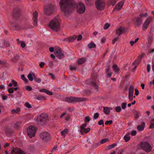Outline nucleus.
Listing matches in <instances>:
<instances>
[{
    "instance_id": "3c124183",
    "label": "nucleus",
    "mask_w": 154,
    "mask_h": 154,
    "mask_svg": "<svg viewBox=\"0 0 154 154\" xmlns=\"http://www.w3.org/2000/svg\"><path fill=\"white\" fill-rule=\"evenodd\" d=\"M99 116V114L98 113H95L94 115V120H95L97 119Z\"/></svg>"
},
{
    "instance_id": "680f3d73",
    "label": "nucleus",
    "mask_w": 154,
    "mask_h": 154,
    "mask_svg": "<svg viewBox=\"0 0 154 154\" xmlns=\"http://www.w3.org/2000/svg\"><path fill=\"white\" fill-rule=\"evenodd\" d=\"M21 47L22 48H24L25 46V42L23 41H22L21 43L20 44Z\"/></svg>"
},
{
    "instance_id": "f03ea898",
    "label": "nucleus",
    "mask_w": 154,
    "mask_h": 154,
    "mask_svg": "<svg viewBox=\"0 0 154 154\" xmlns=\"http://www.w3.org/2000/svg\"><path fill=\"white\" fill-rule=\"evenodd\" d=\"M60 20L59 17H56L51 21L49 24V28L56 32H58L60 30Z\"/></svg>"
},
{
    "instance_id": "79ce46f5",
    "label": "nucleus",
    "mask_w": 154,
    "mask_h": 154,
    "mask_svg": "<svg viewBox=\"0 0 154 154\" xmlns=\"http://www.w3.org/2000/svg\"><path fill=\"white\" fill-rule=\"evenodd\" d=\"M106 73H107L110 71V64L109 63L108 65H106Z\"/></svg>"
},
{
    "instance_id": "7ed1b4c3",
    "label": "nucleus",
    "mask_w": 154,
    "mask_h": 154,
    "mask_svg": "<svg viewBox=\"0 0 154 154\" xmlns=\"http://www.w3.org/2000/svg\"><path fill=\"white\" fill-rule=\"evenodd\" d=\"M90 120V117L89 116H86L85 118V123L82 125L80 126V133L82 135H84V133L85 134L87 133L90 131V128H85L87 126V123L89 122Z\"/></svg>"
},
{
    "instance_id": "8fccbe9b",
    "label": "nucleus",
    "mask_w": 154,
    "mask_h": 154,
    "mask_svg": "<svg viewBox=\"0 0 154 154\" xmlns=\"http://www.w3.org/2000/svg\"><path fill=\"white\" fill-rule=\"evenodd\" d=\"M12 84L13 85L14 87H17L18 86V84L17 82L14 80H12Z\"/></svg>"
},
{
    "instance_id": "cd10ccee",
    "label": "nucleus",
    "mask_w": 154,
    "mask_h": 154,
    "mask_svg": "<svg viewBox=\"0 0 154 154\" xmlns=\"http://www.w3.org/2000/svg\"><path fill=\"white\" fill-rule=\"evenodd\" d=\"M134 88L133 86H131L129 89L128 95H133Z\"/></svg>"
},
{
    "instance_id": "6e6d98bb",
    "label": "nucleus",
    "mask_w": 154,
    "mask_h": 154,
    "mask_svg": "<svg viewBox=\"0 0 154 154\" xmlns=\"http://www.w3.org/2000/svg\"><path fill=\"white\" fill-rule=\"evenodd\" d=\"M25 106L26 107L29 108H30L32 107L31 105L28 102H26L25 103Z\"/></svg>"
},
{
    "instance_id": "9b49d317",
    "label": "nucleus",
    "mask_w": 154,
    "mask_h": 154,
    "mask_svg": "<svg viewBox=\"0 0 154 154\" xmlns=\"http://www.w3.org/2000/svg\"><path fill=\"white\" fill-rule=\"evenodd\" d=\"M40 136L42 140L45 142L51 139L50 134L46 132H42Z\"/></svg>"
},
{
    "instance_id": "338daca9",
    "label": "nucleus",
    "mask_w": 154,
    "mask_h": 154,
    "mask_svg": "<svg viewBox=\"0 0 154 154\" xmlns=\"http://www.w3.org/2000/svg\"><path fill=\"white\" fill-rule=\"evenodd\" d=\"M147 69L148 72H149L150 71V66L149 64L147 65Z\"/></svg>"
},
{
    "instance_id": "774afa93",
    "label": "nucleus",
    "mask_w": 154,
    "mask_h": 154,
    "mask_svg": "<svg viewBox=\"0 0 154 154\" xmlns=\"http://www.w3.org/2000/svg\"><path fill=\"white\" fill-rule=\"evenodd\" d=\"M19 154H26V153L20 149Z\"/></svg>"
},
{
    "instance_id": "a19ab883",
    "label": "nucleus",
    "mask_w": 154,
    "mask_h": 154,
    "mask_svg": "<svg viewBox=\"0 0 154 154\" xmlns=\"http://www.w3.org/2000/svg\"><path fill=\"white\" fill-rule=\"evenodd\" d=\"M119 38V36H118L117 37H114V39L112 41V44L114 45L116 42H117Z\"/></svg>"
},
{
    "instance_id": "412c9836",
    "label": "nucleus",
    "mask_w": 154,
    "mask_h": 154,
    "mask_svg": "<svg viewBox=\"0 0 154 154\" xmlns=\"http://www.w3.org/2000/svg\"><path fill=\"white\" fill-rule=\"evenodd\" d=\"M134 19L136 23V25L138 26H139L142 23V20L140 18L137 17H135Z\"/></svg>"
},
{
    "instance_id": "2eb2a0df",
    "label": "nucleus",
    "mask_w": 154,
    "mask_h": 154,
    "mask_svg": "<svg viewBox=\"0 0 154 154\" xmlns=\"http://www.w3.org/2000/svg\"><path fill=\"white\" fill-rule=\"evenodd\" d=\"M11 28L12 29L17 30L21 29V27L17 23H11L10 24Z\"/></svg>"
},
{
    "instance_id": "423d86ee",
    "label": "nucleus",
    "mask_w": 154,
    "mask_h": 154,
    "mask_svg": "<svg viewBox=\"0 0 154 154\" xmlns=\"http://www.w3.org/2000/svg\"><path fill=\"white\" fill-rule=\"evenodd\" d=\"M65 100L67 102L74 103L85 101L86 100V99L84 97H66Z\"/></svg>"
},
{
    "instance_id": "6ab92c4d",
    "label": "nucleus",
    "mask_w": 154,
    "mask_h": 154,
    "mask_svg": "<svg viewBox=\"0 0 154 154\" xmlns=\"http://www.w3.org/2000/svg\"><path fill=\"white\" fill-rule=\"evenodd\" d=\"M124 4V2H121L119 3L114 8L113 11H119L122 8Z\"/></svg>"
},
{
    "instance_id": "aec40b11",
    "label": "nucleus",
    "mask_w": 154,
    "mask_h": 154,
    "mask_svg": "<svg viewBox=\"0 0 154 154\" xmlns=\"http://www.w3.org/2000/svg\"><path fill=\"white\" fill-rule=\"evenodd\" d=\"M145 126V123L144 122H142L140 125L137 127V129L139 131H143Z\"/></svg>"
},
{
    "instance_id": "393cba45",
    "label": "nucleus",
    "mask_w": 154,
    "mask_h": 154,
    "mask_svg": "<svg viewBox=\"0 0 154 154\" xmlns=\"http://www.w3.org/2000/svg\"><path fill=\"white\" fill-rule=\"evenodd\" d=\"M112 109V108L111 107H104L103 111L105 114L109 115L110 112V110Z\"/></svg>"
},
{
    "instance_id": "f704fd0d",
    "label": "nucleus",
    "mask_w": 154,
    "mask_h": 154,
    "mask_svg": "<svg viewBox=\"0 0 154 154\" xmlns=\"http://www.w3.org/2000/svg\"><path fill=\"white\" fill-rule=\"evenodd\" d=\"M21 123V122H19L16 123L14 125V127L16 129H18L20 128V124Z\"/></svg>"
},
{
    "instance_id": "7c9ffc66",
    "label": "nucleus",
    "mask_w": 154,
    "mask_h": 154,
    "mask_svg": "<svg viewBox=\"0 0 154 154\" xmlns=\"http://www.w3.org/2000/svg\"><path fill=\"white\" fill-rule=\"evenodd\" d=\"M20 110V108L19 107H17L16 109H13L11 111V113L12 114L17 113L18 112H19Z\"/></svg>"
},
{
    "instance_id": "5fc2aeb1",
    "label": "nucleus",
    "mask_w": 154,
    "mask_h": 154,
    "mask_svg": "<svg viewBox=\"0 0 154 154\" xmlns=\"http://www.w3.org/2000/svg\"><path fill=\"white\" fill-rule=\"evenodd\" d=\"M112 122H113L112 120L106 121L105 122V124L106 125H107L109 124L111 125L112 123Z\"/></svg>"
},
{
    "instance_id": "4468645a",
    "label": "nucleus",
    "mask_w": 154,
    "mask_h": 154,
    "mask_svg": "<svg viewBox=\"0 0 154 154\" xmlns=\"http://www.w3.org/2000/svg\"><path fill=\"white\" fill-rule=\"evenodd\" d=\"M48 118V116L45 113H42L39 117H38L37 121L40 122H42L43 121H46Z\"/></svg>"
},
{
    "instance_id": "4be33fe9",
    "label": "nucleus",
    "mask_w": 154,
    "mask_h": 154,
    "mask_svg": "<svg viewBox=\"0 0 154 154\" xmlns=\"http://www.w3.org/2000/svg\"><path fill=\"white\" fill-rule=\"evenodd\" d=\"M20 148H12L11 152V154H19Z\"/></svg>"
},
{
    "instance_id": "a18cd8bd",
    "label": "nucleus",
    "mask_w": 154,
    "mask_h": 154,
    "mask_svg": "<svg viewBox=\"0 0 154 154\" xmlns=\"http://www.w3.org/2000/svg\"><path fill=\"white\" fill-rule=\"evenodd\" d=\"M36 98L38 100H44L45 99V97L43 96H40L37 97Z\"/></svg>"
},
{
    "instance_id": "c03bdc74",
    "label": "nucleus",
    "mask_w": 154,
    "mask_h": 154,
    "mask_svg": "<svg viewBox=\"0 0 154 154\" xmlns=\"http://www.w3.org/2000/svg\"><path fill=\"white\" fill-rule=\"evenodd\" d=\"M110 26V24H109L108 23H106L105 24L104 27H103L104 29L106 30Z\"/></svg>"
},
{
    "instance_id": "0eeeda50",
    "label": "nucleus",
    "mask_w": 154,
    "mask_h": 154,
    "mask_svg": "<svg viewBox=\"0 0 154 154\" xmlns=\"http://www.w3.org/2000/svg\"><path fill=\"white\" fill-rule=\"evenodd\" d=\"M37 130V128L34 126L29 127L27 129V135L29 137L32 138V137H34Z\"/></svg>"
},
{
    "instance_id": "f8f14e48",
    "label": "nucleus",
    "mask_w": 154,
    "mask_h": 154,
    "mask_svg": "<svg viewBox=\"0 0 154 154\" xmlns=\"http://www.w3.org/2000/svg\"><path fill=\"white\" fill-rule=\"evenodd\" d=\"M152 20V18L148 17L145 21L143 25L142 29L143 31L146 30L149 24Z\"/></svg>"
},
{
    "instance_id": "c756f323",
    "label": "nucleus",
    "mask_w": 154,
    "mask_h": 154,
    "mask_svg": "<svg viewBox=\"0 0 154 154\" xmlns=\"http://www.w3.org/2000/svg\"><path fill=\"white\" fill-rule=\"evenodd\" d=\"M68 130L67 129H65L61 132L62 135L64 137H65L66 135L68 134Z\"/></svg>"
},
{
    "instance_id": "dca6fc26",
    "label": "nucleus",
    "mask_w": 154,
    "mask_h": 154,
    "mask_svg": "<svg viewBox=\"0 0 154 154\" xmlns=\"http://www.w3.org/2000/svg\"><path fill=\"white\" fill-rule=\"evenodd\" d=\"M87 84H91V86L93 87L94 89L97 92H98L99 91V85L97 84L95 82L93 81L91 82V83H87Z\"/></svg>"
},
{
    "instance_id": "bb28decb",
    "label": "nucleus",
    "mask_w": 154,
    "mask_h": 154,
    "mask_svg": "<svg viewBox=\"0 0 154 154\" xmlns=\"http://www.w3.org/2000/svg\"><path fill=\"white\" fill-rule=\"evenodd\" d=\"M88 47L89 49L95 48H96V45L93 42H91L88 45Z\"/></svg>"
},
{
    "instance_id": "bf43d9fd",
    "label": "nucleus",
    "mask_w": 154,
    "mask_h": 154,
    "mask_svg": "<svg viewBox=\"0 0 154 154\" xmlns=\"http://www.w3.org/2000/svg\"><path fill=\"white\" fill-rule=\"evenodd\" d=\"M136 134L137 131L135 130H133L131 132V134L132 136H135Z\"/></svg>"
},
{
    "instance_id": "2f4dec72",
    "label": "nucleus",
    "mask_w": 154,
    "mask_h": 154,
    "mask_svg": "<svg viewBox=\"0 0 154 154\" xmlns=\"http://www.w3.org/2000/svg\"><path fill=\"white\" fill-rule=\"evenodd\" d=\"M1 43H0V48H4V46H5L6 47H8L9 46L10 44L8 42H4V45L3 46H2L1 45Z\"/></svg>"
},
{
    "instance_id": "9d476101",
    "label": "nucleus",
    "mask_w": 154,
    "mask_h": 154,
    "mask_svg": "<svg viewBox=\"0 0 154 154\" xmlns=\"http://www.w3.org/2000/svg\"><path fill=\"white\" fill-rule=\"evenodd\" d=\"M54 54L59 59L64 57V54L61 49L58 47L55 48Z\"/></svg>"
},
{
    "instance_id": "e2e57ef3",
    "label": "nucleus",
    "mask_w": 154,
    "mask_h": 154,
    "mask_svg": "<svg viewBox=\"0 0 154 154\" xmlns=\"http://www.w3.org/2000/svg\"><path fill=\"white\" fill-rule=\"evenodd\" d=\"M71 71H72L73 70H76L77 68L75 67L72 66H70L69 67Z\"/></svg>"
},
{
    "instance_id": "37998d69",
    "label": "nucleus",
    "mask_w": 154,
    "mask_h": 154,
    "mask_svg": "<svg viewBox=\"0 0 154 154\" xmlns=\"http://www.w3.org/2000/svg\"><path fill=\"white\" fill-rule=\"evenodd\" d=\"M115 109L116 110V111L118 112H120L122 110V109L121 107L119 106H117L115 108Z\"/></svg>"
},
{
    "instance_id": "864d4df0",
    "label": "nucleus",
    "mask_w": 154,
    "mask_h": 154,
    "mask_svg": "<svg viewBox=\"0 0 154 154\" xmlns=\"http://www.w3.org/2000/svg\"><path fill=\"white\" fill-rule=\"evenodd\" d=\"M34 79L35 81H36L38 83H40L41 82V79H39V78H36L35 76V77H34Z\"/></svg>"
},
{
    "instance_id": "c85d7f7f",
    "label": "nucleus",
    "mask_w": 154,
    "mask_h": 154,
    "mask_svg": "<svg viewBox=\"0 0 154 154\" xmlns=\"http://www.w3.org/2000/svg\"><path fill=\"white\" fill-rule=\"evenodd\" d=\"M142 59L140 57L138 56L137 59L133 63L132 65H135L136 64H138L141 61Z\"/></svg>"
},
{
    "instance_id": "f3484780",
    "label": "nucleus",
    "mask_w": 154,
    "mask_h": 154,
    "mask_svg": "<svg viewBox=\"0 0 154 154\" xmlns=\"http://www.w3.org/2000/svg\"><path fill=\"white\" fill-rule=\"evenodd\" d=\"M33 28V26L30 24L29 23L27 22L25 23L24 24L22 25L21 29H32Z\"/></svg>"
},
{
    "instance_id": "ea45409f",
    "label": "nucleus",
    "mask_w": 154,
    "mask_h": 154,
    "mask_svg": "<svg viewBox=\"0 0 154 154\" xmlns=\"http://www.w3.org/2000/svg\"><path fill=\"white\" fill-rule=\"evenodd\" d=\"M108 2L112 6H114L116 3V0H108Z\"/></svg>"
},
{
    "instance_id": "4c0bfd02",
    "label": "nucleus",
    "mask_w": 154,
    "mask_h": 154,
    "mask_svg": "<svg viewBox=\"0 0 154 154\" xmlns=\"http://www.w3.org/2000/svg\"><path fill=\"white\" fill-rule=\"evenodd\" d=\"M117 145V143H114L112 145H109L107 147V149H110L112 148H113Z\"/></svg>"
},
{
    "instance_id": "6e6552de",
    "label": "nucleus",
    "mask_w": 154,
    "mask_h": 154,
    "mask_svg": "<svg viewBox=\"0 0 154 154\" xmlns=\"http://www.w3.org/2000/svg\"><path fill=\"white\" fill-rule=\"evenodd\" d=\"M95 5L97 9L99 11L103 10L105 7L104 0H96Z\"/></svg>"
},
{
    "instance_id": "de8ad7c7",
    "label": "nucleus",
    "mask_w": 154,
    "mask_h": 154,
    "mask_svg": "<svg viewBox=\"0 0 154 154\" xmlns=\"http://www.w3.org/2000/svg\"><path fill=\"white\" fill-rule=\"evenodd\" d=\"M98 124L100 125H103V127H104V122L103 120L101 119L98 122Z\"/></svg>"
},
{
    "instance_id": "58836bf2",
    "label": "nucleus",
    "mask_w": 154,
    "mask_h": 154,
    "mask_svg": "<svg viewBox=\"0 0 154 154\" xmlns=\"http://www.w3.org/2000/svg\"><path fill=\"white\" fill-rule=\"evenodd\" d=\"M21 79L24 81L25 83H27L28 82V80L25 77L24 75H22L21 76Z\"/></svg>"
},
{
    "instance_id": "09e8293b",
    "label": "nucleus",
    "mask_w": 154,
    "mask_h": 154,
    "mask_svg": "<svg viewBox=\"0 0 154 154\" xmlns=\"http://www.w3.org/2000/svg\"><path fill=\"white\" fill-rule=\"evenodd\" d=\"M127 103H122L121 104L122 107L123 109H125L126 107Z\"/></svg>"
},
{
    "instance_id": "ddd939ff",
    "label": "nucleus",
    "mask_w": 154,
    "mask_h": 154,
    "mask_svg": "<svg viewBox=\"0 0 154 154\" xmlns=\"http://www.w3.org/2000/svg\"><path fill=\"white\" fill-rule=\"evenodd\" d=\"M38 13L37 11H35L33 14V24L35 27H37V26Z\"/></svg>"
},
{
    "instance_id": "052dcab7",
    "label": "nucleus",
    "mask_w": 154,
    "mask_h": 154,
    "mask_svg": "<svg viewBox=\"0 0 154 154\" xmlns=\"http://www.w3.org/2000/svg\"><path fill=\"white\" fill-rule=\"evenodd\" d=\"M26 89L27 91H31L32 90V88L29 86H27L26 87Z\"/></svg>"
},
{
    "instance_id": "c9c22d12",
    "label": "nucleus",
    "mask_w": 154,
    "mask_h": 154,
    "mask_svg": "<svg viewBox=\"0 0 154 154\" xmlns=\"http://www.w3.org/2000/svg\"><path fill=\"white\" fill-rule=\"evenodd\" d=\"M133 112L135 118L136 119H137L139 117L138 112L136 110L133 109Z\"/></svg>"
},
{
    "instance_id": "13d9d810",
    "label": "nucleus",
    "mask_w": 154,
    "mask_h": 154,
    "mask_svg": "<svg viewBox=\"0 0 154 154\" xmlns=\"http://www.w3.org/2000/svg\"><path fill=\"white\" fill-rule=\"evenodd\" d=\"M45 93L49 95H53V93L48 90H46Z\"/></svg>"
},
{
    "instance_id": "69168bd1",
    "label": "nucleus",
    "mask_w": 154,
    "mask_h": 154,
    "mask_svg": "<svg viewBox=\"0 0 154 154\" xmlns=\"http://www.w3.org/2000/svg\"><path fill=\"white\" fill-rule=\"evenodd\" d=\"M49 75L51 76V78L52 79H55V77L54 74L52 73H49Z\"/></svg>"
},
{
    "instance_id": "a878e982",
    "label": "nucleus",
    "mask_w": 154,
    "mask_h": 154,
    "mask_svg": "<svg viewBox=\"0 0 154 154\" xmlns=\"http://www.w3.org/2000/svg\"><path fill=\"white\" fill-rule=\"evenodd\" d=\"M86 58L85 57L79 59L77 61V63L78 65L83 64L86 61Z\"/></svg>"
},
{
    "instance_id": "0e129e2a",
    "label": "nucleus",
    "mask_w": 154,
    "mask_h": 154,
    "mask_svg": "<svg viewBox=\"0 0 154 154\" xmlns=\"http://www.w3.org/2000/svg\"><path fill=\"white\" fill-rule=\"evenodd\" d=\"M77 37V40L78 41H80L81 40L82 38V35H79L78 36V37Z\"/></svg>"
},
{
    "instance_id": "20e7f679",
    "label": "nucleus",
    "mask_w": 154,
    "mask_h": 154,
    "mask_svg": "<svg viewBox=\"0 0 154 154\" xmlns=\"http://www.w3.org/2000/svg\"><path fill=\"white\" fill-rule=\"evenodd\" d=\"M44 12L47 15L52 14L54 11V6L51 4H49L45 6L44 9Z\"/></svg>"
},
{
    "instance_id": "72a5a7b5",
    "label": "nucleus",
    "mask_w": 154,
    "mask_h": 154,
    "mask_svg": "<svg viewBox=\"0 0 154 154\" xmlns=\"http://www.w3.org/2000/svg\"><path fill=\"white\" fill-rule=\"evenodd\" d=\"M112 68L114 70H115V71L116 72H119V67H118L117 65L116 64H114L112 66Z\"/></svg>"
},
{
    "instance_id": "49530a36",
    "label": "nucleus",
    "mask_w": 154,
    "mask_h": 154,
    "mask_svg": "<svg viewBox=\"0 0 154 154\" xmlns=\"http://www.w3.org/2000/svg\"><path fill=\"white\" fill-rule=\"evenodd\" d=\"M147 14L146 13L145 14H140L139 15V17L141 19V18L143 17H146L147 16Z\"/></svg>"
},
{
    "instance_id": "1a4fd4ad",
    "label": "nucleus",
    "mask_w": 154,
    "mask_h": 154,
    "mask_svg": "<svg viewBox=\"0 0 154 154\" xmlns=\"http://www.w3.org/2000/svg\"><path fill=\"white\" fill-rule=\"evenodd\" d=\"M22 14V11L19 8H16L14 9L12 15L15 18L18 19L20 17Z\"/></svg>"
},
{
    "instance_id": "5701e85b",
    "label": "nucleus",
    "mask_w": 154,
    "mask_h": 154,
    "mask_svg": "<svg viewBox=\"0 0 154 154\" xmlns=\"http://www.w3.org/2000/svg\"><path fill=\"white\" fill-rule=\"evenodd\" d=\"M123 31L122 27H120L119 28L117 29L116 30V34L118 36H119L122 33Z\"/></svg>"
},
{
    "instance_id": "f257e3e1",
    "label": "nucleus",
    "mask_w": 154,
    "mask_h": 154,
    "mask_svg": "<svg viewBox=\"0 0 154 154\" xmlns=\"http://www.w3.org/2000/svg\"><path fill=\"white\" fill-rule=\"evenodd\" d=\"M60 5L62 10L64 13L72 12L76 7L77 13L82 14L84 13L85 7L84 4L82 2H79L76 4L74 0H61Z\"/></svg>"
},
{
    "instance_id": "603ef678",
    "label": "nucleus",
    "mask_w": 154,
    "mask_h": 154,
    "mask_svg": "<svg viewBox=\"0 0 154 154\" xmlns=\"http://www.w3.org/2000/svg\"><path fill=\"white\" fill-rule=\"evenodd\" d=\"M109 140L108 139H104L101 140L100 142L101 144H103Z\"/></svg>"
},
{
    "instance_id": "4d7b16f0",
    "label": "nucleus",
    "mask_w": 154,
    "mask_h": 154,
    "mask_svg": "<svg viewBox=\"0 0 154 154\" xmlns=\"http://www.w3.org/2000/svg\"><path fill=\"white\" fill-rule=\"evenodd\" d=\"M8 92L10 93H12L14 92L13 88H9L8 90Z\"/></svg>"
},
{
    "instance_id": "a211bd4d",
    "label": "nucleus",
    "mask_w": 154,
    "mask_h": 154,
    "mask_svg": "<svg viewBox=\"0 0 154 154\" xmlns=\"http://www.w3.org/2000/svg\"><path fill=\"white\" fill-rule=\"evenodd\" d=\"M77 38V36L74 35L73 36H70L63 39V41L69 42H72L75 41Z\"/></svg>"
},
{
    "instance_id": "473e14b6",
    "label": "nucleus",
    "mask_w": 154,
    "mask_h": 154,
    "mask_svg": "<svg viewBox=\"0 0 154 154\" xmlns=\"http://www.w3.org/2000/svg\"><path fill=\"white\" fill-rule=\"evenodd\" d=\"M20 57V56L19 55H17L15 56L13 58V59L12 60V61L14 63L16 62L19 59V58Z\"/></svg>"
},
{
    "instance_id": "e433bc0d",
    "label": "nucleus",
    "mask_w": 154,
    "mask_h": 154,
    "mask_svg": "<svg viewBox=\"0 0 154 154\" xmlns=\"http://www.w3.org/2000/svg\"><path fill=\"white\" fill-rule=\"evenodd\" d=\"M130 134V133H128L127 135H126L124 137V139L125 140V142L128 141L130 139V137L129 136V135Z\"/></svg>"
},
{
    "instance_id": "b1692460",
    "label": "nucleus",
    "mask_w": 154,
    "mask_h": 154,
    "mask_svg": "<svg viewBox=\"0 0 154 154\" xmlns=\"http://www.w3.org/2000/svg\"><path fill=\"white\" fill-rule=\"evenodd\" d=\"M35 77V74L33 72L29 73L27 75V77L30 81H32L33 79H34V77Z\"/></svg>"
},
{
    "instance_id": "39448f33",
    "label": "nucleus",
    "mask_w": 154,
    "mask_h": 154,
    "mask_svg": "<svg viewBox=\"0 0 154 154\" xmlns=\"http://www.w3.org/2000/svg\"><path fill=\"white\" fill-rule=\"evenodd\" d=\"M140 148L147 152H149L152 150V148L149 143L147 142H141L140 145Z\"/></svg>"
}]
</instances>
